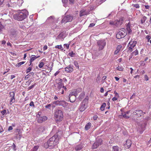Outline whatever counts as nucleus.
<instances>
[{
  "instance_id": "obj_33",
  "label": "nucleus",
  "mask_w": 151,
  "mask_h": 151,
  "mask_svg": "<svg viewBox=\"0 0 151 151\" xmlns=\"http://www.w3.org/2000/svg\"><path fill=\"white\" fill-rule=\"evenodd\" d=\"M113 151H119V147L117 146H114L112 147Z\"/></svg>"
},
{
  "instance_id": "obj_1",
  "label": "nucleus",
  "mask_w": 151,
  "mask_h": 151,
  "mask_svg": "<svg viewBox=\"0 0 151 151\" xmlns=\"http://www.w3.org/2000/svg\"><path fill=\"white\" fill-rule=\"evenodd\" d=\"M62 131H60L51 137L47 142L44 144V147L46 148H53L58 143V141L60 137V134H61Z\"/></svg>"
},
{
  "instance_id": "obj_35",
  "label": "nucleus",
  "mask_w": 151,
  "mask_h": 151,
  "mask_svg": "<svg viewBox=\"0 0 151 151\" xmlns=\"http://www.w3.org/2000/svg\"><path fill=\"white\" fill-rule=\"evenodd\" d=\"M62 47L61 45H58L55 46V48L61 49V50L62 51L64 50L63 48H62Z\"/></svg>"
},
{
  "instance_id": "obj_15",
  "label": "nucleus",
  "mask_w": 151,
  "mask_h": 151,
  "mask_svg": "<svg viewBox=\"0 0 151 151\" xmlns=\"http://www.w3.org/2000/svg\"><path fill=\"white\" fill-rule=\"evenodd\" d=\"M17 34V31L16 29H11L10 30V36L12 37H15Z\"/></svg>"
},
{
  "instance_id": "obj_29",
  "label": "nucleus",
  "mask_w": 151,
  "mask_h": 151,
  "mask_svg": "<svg viewBox=\"0 0 151 151\" xmlns=\"http://www.w3.org/2000/svg\"><path fill=\"white\" fill-rule=\"evenodd\" d=\"M126 144L127 145V147L129 148L130 147L132 144V142L130 140H127L126 141Z\"/></svg>"
},
{
  "instance_id": "obj_41",
  "label": "nucleus",
  "mask_w": 151,
  "mask_h": 151,
  "mask_svg": "<svg viewBox=\"0 0 151 151\" xmlns=\"http://www.w3.org/2000/svg\"><path fill=\"white\" fill-rule=\"evenodd\" d=\"M44 65V63L43 62H40V63L39 65V67L40 68H41L43 67Z\"/></svg>"
},
{
  "instance_id": "obj_62",
  "label": "nucleus",
  "mask_w": 151,
  "mask_h": 151,
  "mask_svg": "<svg viewBox=\"0 0 151 151\" xmlns=\"http://www.w3.org/2000/svg\"><path fill=\"white\" fill-rule=\"evenodd\" d=\"M6 112V110H3V111H2L1 112V113L3 115L4 114H5Z\"/></svg>"
},
{
  "instance_id": "obj_61",
  "label": "nucleus",
  "mask_w": 151,
  "mask_h": 151,
  "mask_svg": "<svg viewBox=\"0 0 151 151\" xmlns=\"http://www.w3.org/2000/svg\"><path fill=\"white\" fill-rule=\"evenodd\" d=\"M117 97H114V98H113L112 99V100L113 101H116V100H117Z\"/></svg>"
},
{
  "instance_id": "obj_53",
  "label": "nucleus",
  "mask_w": 151,
  "mask_h": 151,
  "mask_svg": "<svg viewBox=\"0 0 151 151\" xmlns=\"http://www.w3.org/2000/svg\"><path fill=\"white\" fill-rule=\"evenodd\" d=\"M12 147L14 150V151L16 150V146L14 143H13L12 145Z\"/></svg>"
},
{
  "instance_id": "obj_26",
  "label": "nucleus",
  "mask_w": 151,
  "mask_h": 151,
  "mask_svg": "<svg viewBox=\"0 0 151 151\" xmlns=\"http://www.w3.org/2000/svg\"><path fill=\"white\" fill-rule=\"evenodd\" d=\"M32 56H33L34 57H32L31 59H30V65H31V63H32V62L34 60H35V59H36V58H39L40 57V56H37V57H36L35 56V55H32Z\"/></svg>"
},
{
  "instance_id": "obj_20",
  "label": "nucleus",
  "mask_w": 151,
  "mask_h": 151,
  "mask_svg": "<svg viewBox=\"0 0 151 151\" xmlns=\"http://www.w3.org/2000/svg\"><path fill=\"white\" fill-rule=\"evenodd\" d=\"M88 14L87 12H86L84 9L81 10L79 13V15L80 17H81L85 15H86Z\"/></svg>"
},
{
  "instance_id": "obj_12",
  "label": "nucleus",
  "mask_w": 151,
  "mask_h": 151,
  "mask_svg": "<svg viewBox=\"0 0 151 151\" xmlns=\"http://www.w3.org/2000/svg\"><path fill=\"white\" fill-rule=\"evenodd\" d=\"M123 19L122 18H121L119 20H117L114 22V25L116 26L121 25L123 23Z\"/></svg>"
},
{
  "instance_id": "obj_16",
  "label": "nucleus",
  "mask_w": 151,
  "mask_h": 151,
  "mask_svg": "<svg viewBox=\"0 0 151 151\" xmlns=\"http://www.w3.org/2000/svg\"><path fill=\"white\" fill-rule=\"evenodd\" d=\"M73 68L70 65L68 66L65 68V71L67 73H70L73 71Z\"/></svg>"
},
{
  "instance_id": "obj_43",
  "label": "nucleus",
  "mask_w": 151,
  "mask_h": 151,
  "mask_svg": "<svg viewBox=\"0 0 151 151\" xmlns=\"http://www.w3.org/2000/svg\"><path fill=\"white\" fill-rule=\"evenodd\" d=\"M74 65H75V66L76 67H78V68H79V66H78V63H77V61H74Z\"/></svg>"
},
{
  "instance_id": "obj_25",
  "label": "nucleus",
  "mask_w": 151,
  "mask_h": 151,
  "mask_svg": "<svg viewBox=\"0 0 151 151\" xmlns=\"http://www.w3.org/2000/svg\"><path fill=\"white\" fill-rule=\"evenodd\" d=\"M45 130V127H44L41 126L38 129L39 132H44Z\"/></svg>"
},
{
  "instance_id": "obj_9",
  "label": "nucleus",
  "mask_w": 151,
  "mask_h": 151,
  "mask_svg": "<svg viewBox=\"0 0 151 151\" xmlns=\"http://www.w3.org/2000/svg\"><path fill=\"white\" fill-rule=\"evenodd\" d=\"M69 98L70 102H74L76 99V96L71 93L69 95Z\"/></svg>"
},
{
  "instance_id": "obj_50",
  "label": "nucleus",
  "mask_w": 151,
  "mask_h": 151,
  "mask_svg": "<svg viewBox=\"0 0 151 151\" xmlns=\"http://www.w3.org/2000/svg\"><path fill=\"white\" fill-rule=\"evenodd\" d=\"M120 30H121V32H127L126 29H124V28H121L120 29Z\"/></svg>"
},
{
  "instance_id": "obj_17",
  "label": "nucleus",
  "mask_w": 151,
  "mask_h": 151,
  "mask_svg": "<svg viewBox=\"0 0 151 151\" xmlns=\"http://www.w3.org/2000/svg\"><path fill=\"white\" fill-rule=\"evenodd\" d=\"M58 105L62 106L64 107H66L68 105V103L64 101H59Z\"/></svg>"
},
{
  "instance_id": "obj_4",
  "label": "nucleus",
  "mask_w": 151,
  "mask_h": 151,
  "mask_svg": "<svg viewBox=\"0 0 151 151\" xmlns=\"http://www.w3.org/2000/svg\"><path fill=\"white\" fill-rule=\"evenodd\" d=\"M73 19V16L71 14L66 15L62 19V23H65L67 22H71Z\"/></svg>"
},
{
  "instance_id": "obj_7",
  "label": "nucleus",
  "mask_w": 151,
  "mask_h": 151,
  "mask_svg": "<svg viewBox=\"0 0 151 151\" xmlns=\"http://www.w3.org/2000/svg\"><path fill=\"white\" fill-rule=\"evenodd\" d=\"M133 114L136 116L137 117H139L143 115V114H145V113L143 112V111L141 110H135L133 112Z\"/></svg>"
},
{
  "instance_id": "obj_44",
  "label": "nucleus",
  "mask_w": 151,
  "mask_h": 151,
  "mask_svg": "<svg viewBox=\"0 0 151 151\" xmlns=\"http://www.w3.org/2000/svg\"><path fill=\"white\" fill-rule=\"evenodd\" d=\"M38 148V146H35L33 148V150H34V151H36L37 150Z\"/></svg>"
},
{
  "instance_id": "obj_52",
  "label": "nucleus",
  "mask_w": 151,
  "mask_h": 151,
  "mask_svg": "<svg viewBox=\"0 0 151 151\" xmlns=\"http://www.w3.org/2000/svg\"><path fill=\"white\" fill-rule=\"evenodd\" d=\"M134 6L135 8H139V4H134Z\"/></svg>"
},
{
  "instance_id": "obj_39",
  "label": "nucleus",
  "mask_w": 151,
  "mask_h": 151,
  "mask_svg": "<svg viewBox=\"0 0 151 151\" xmlns=\"http://www.w3.org/2000/svg\"><path fill=\"white\" fill-rule=\"evenodd\" d=\"M52 105V104H49L45 106V107L46 108L50 109V107Z\"/></svg>"
},
{
  "instance_id": "obj_54",
  "label": "nucleus",
  "mask_w": 151,
  "mask_h": 151,
  "mask_svg": "<svg viewBox=\"0 0 151 151\" xmlns=\"http://www.w3.org/2000/svg\"><path fill=\"white\" fill-rule=\"evenodd\" d=\"M123 116L126 119H128L129 118V117L127 115L125 114H124L123 115Z\"/></svg>"
},
{
  "instance_id": "obj_27",
  "label": "nucleus",
  "mask_w": 151,
  "mask_h": 151,
  "mask_svg": "<svg viewBox=\"0 0 151 151\" xmlns=\"http://www.w3.org/2000/svg\"><path fill=\"white\" fill-rule=\"evenodd\" d=\"M91 124L90 122L87 123L85 126V129L86 130H88L90 129L91 127Z\"/></svg>"
},
{
  "instance_id": "obj_37",
  "label": "nucleus",
  "mask_w": 151,
  "mask_h": 151,
  "mask_svg": "<svg viewBox=\"0 0 151 151\" xmlns=\"http://www.w3.org/2000/svg\"><path fill=\"white\" fill-rule=\"evenodd\" d=\"M25 62L24 61H22V62H20V63H17L16 65V66H18V67H19L20 66V65H22V64H24V63H25Z\"/></svg>"
},
{
  "instance_id": "obj_3",
  "label": "nucleus",
  "mask_w": 151,
  "mask_h": 151,
  "mask_svg": "<svg viewBox=\"0 0 151 151\" xmlns=\"http://www.w3.org/2000/svg\"><path fill=\"white\" fill-rule=\"evenodd\" d=\"M55 116L57 119H56V122L61 121L63 118V115L62 111L60 110H57L55 112Z\"/></svg>"
},
{
  "instance_id": "obj_8",
  "label": "nucleus",
  "mask_w": 151,
  "mask_h": 151,
  "mask_svg": "<svg viewBox=\"0 0 151 151\" xmlns=\"http://www.w3.org/2000/svg\"><path fill=\"white\" fill-rule=\"evenodd\" d=\"M136 44V42L133 41L132 42V41H130L128 45V46L130 45V46L128 48V50L130 51V52H132L133 48L135 46Z\"/></svg>"
},
{
  "instance_id": "obj_6",
  "label": "nucleus",
  "mask_w": 151,
  "mask_h": 151,
  "mask_svg": "<svg viewBox=\"0 0 151 151\" xmlns=\"http://www.w3.org/2000/svg\"><path fill=\"white\" fill-rule=\"evenodd\" d=\"M102 142V140L101 139H100L95 142L92 146V149H94L97 148L99 145L101 144Z\"/></svg>"
},
{
  "instance_id": "obj_38",
  "label": "nucleus",
  "mask_w": 151,
  "mask_h": 151,
  "mask_svg": "<svg viewBox=\"0 0 151 151\" xmlns=\"http://www.w3.org/2000/svg\"><path fill=\"white\" fill-rule=\"evenodd\" d=\"M116 37L118 39H120L122 38H123L122 37V36L120 35V34H119L118 32L116 35Z\"/></svg>"
},
{
  "instance_id": "obj_18",
  "label": "nucleus",
  "mask_w": 151,
  "mask_h": 151,
  "mask_svg": "<svg viewBox=\"0 0 151 151\" xmlns=\"http://www.w3.org/2000/svg\"><path fill=\"white\" fill-rule=\"evenodd\" d=\"M63 85H57V87L56 88V89L58 90L59 91L58 93H60L62 94H63L64 93V90L63 89H61L63 88Z\"/></svg>"
},
{
  "instance_id": "obj_51",
  "label": "nucleus",
  "mask_w": 151,
  "mask_h": 151,
  "mask_svg": "<svg viewBox=\"0 0 151 151\" xmlns=\"http://www.w3.org/2000/svg\"><path fill=\"white\" fill-rule=\"evenodd\" d=\"M4 26L2 25L1 23L0 22V31H1L2 29L4 28Z\"/></svg>"
},
{
  "instance_id": "obj_40",
  "label": "nucleus",
  "mask_w": 151,
  "mask_h": 151,
  "mask_svg": "<svg viewBox=\"0 0 151 151\" xmlns=\"http://www.w3.org/2000/svg\"><path fill=\"white\" fill-rule=\"evenodd\" d=\"M135 55H137L138 54V52L137 50H136L135 51H134L132 53Z\"/></svg>"
},
{
  "instance_id": "obj_11",
  "label": "nucleus",
  "mask_w": 151,
  "mask_h": 151,
  "mask_svg": "<svg viewBox=\"0 0 151 151\" xmlns=\"http://www.w3.org/2000/svg\"><path fill=\"white\" fill-rule=\"evenodd\" d=\"M47 119V117L45 116H40L37 117V122L39 123H42L43 122L46 120Z\"/></svg>"
},
{
  "instance_id": "obj_10",
  "label": "nucleus",
  "mask_w": 151,
  "mask_h": 151,
  "mask_svg": "<svg viewBox=\"0 0 151 151\" xmlns=\"http://www.w3.org/2000/svg\"><path fill=\"white\" fill-rule=\"evenodd\" d=\"M55 19V18L54 16H50L47 18L46 22L49 24L52 23L54 22Z\"/></svg>"
},
{
  "instance_id": "obj_5",
  "label": "nucleus",
  "mask_w": 151,
  "mask_h": 151,
  "mask_svg": "<svg viewBox=\"0 0 151 151\" xmlns=\"http://www.w3.org/2000/svg\"><path fill=\"white\" fill-rule=\"evenodd\" d=\"M106 44V42L103 40H99L97 42V45L99 47V50H101L103 49Z\"/></svg>"
},
{
  "instance_id": "obj_56",
  "label": "nucleus",
  "mask_w": 151,
  "mask_h": 151,
  "mask_svg": "<svg viewBox=\"0 0 151 151\" xmlns=\"http://www.w3.org/2000/svg\"><path fill=\"white\" fill-rule=\"evenodd\" d=\"M70 1V4H72L74 3V0H69Z\"/></svg>"
},
{
  "instance_id": "obj_59",
  "label": "nucleus",
  "mask_w": 151,
  "mask_h": 151,
  "mask_svg": "<svg viewBox=\"0 0 151 151\" xmlns=\"http://www.w3.org/2000/svg\"><path fill=\"white\" fill-rule=\"evenodd\" d=\"M64 46H65L66 48L67 49H68L69 48V44H64Z\"/></svg>"
},
{
  "instance_id": "obj_14",
  "label": "nucleus",
  "mask_w": 151,
  "mask_h": 151,
  "mask_svg": "<svg viewBox=\"0 0 151 151\" xmlns=\"http://www.w3.org/2000/svg\"><path fill=\"white\" fill-rule=\"evenodd\" d=\"M87 105L83 103H81L79 106V110L81 111H83L87 108Z\"/></svg>"
},
{
  "instance_id": "obj_31",
  "label": "nucleus",
  "mask_w": 151,
  "mask_h": 151,
  "mask_svg": "<svg viewBox=\"0 0 151 151\" xmlns=\"http://www.w3.org/2000/svg\"><path fill=\"white\" fill-rule=\"evenodd\" d=\"M147 18L146 17L142 16V17L141 18V23L142 24H143L144 23L145 21L147 20Z\"/></svg>"
},
{
  "instance_id": "obj_46",
  "label": "nucleus",
  "mask_w": 151,
  "mask_h": 151,
  "mask_svg": "<svg viewBox=\"0 0 151 151\" xmlns=\"http://www.w3.org/2000/svg\"><path fill=\"white\" fill-rule=\"evenodd\" d=\"M29 106H33L34 107H35V105L34 104V102L32 101L30 102V103L29 104Z\"/></svg>"
},
{
  "instance_id": "obj_28",
  "label": "nucleus",
  "mask_w": 151,
  "mask_h": 151,
  "mask_svg": "<svg viewBox=\"0 0 151 151\" xmlns=\"http://www.w3.org/2000/svg\"><path fill=\"white\" fill-rule=\"evenodd\" d=\"M15 132L17 134V135H22V131L20 129H16L15 131Z\"/></svg>"
},
{
  "instance_id": "obj_42",
  "label": "nucleus",
  "mask_w": 151,
  "mask_h": 151,
  "mask_svg": "<svg viewBox=\"0 0 151 151\" xmlns=\"http://www.w3.org/2000/svg\"><path fill=\"white\" fill-rule=\"evenodd\" d=\"M36 85V83H35L33 85H32V86H29L28 88V90H30L31 89H32V88L34 87V86Z\"/></svg>"
},
{
  "instance_id": "obj_63",
  "label": "nucleus",
  "mask_w": 151,
  "mask_h": 151,
  "mask_svg": "<svg viewBox=\"0 0 151 151\" xmlns=\"http://www.w3.org/2000/svg\"><path fill=\"white\" fill-rule=\"evenodd\" d=\"M135 94L134 93L132 96H131L130 99H132L134 98L135 97Z\"/></svg>"
},
{
  "instance_id": "obj_55",
  "label": "nucleus",
  "mask_w": 151,
  "mask_h": 151,
  "mask_svg": "<svg viewBox=\"0 0 151 151\" xmlns=\"http://www.w3.org/2000/svg\"><path fill=\"white\" fill-rule=\"evenodd\" d=\"M62 1L64 4H66L68 2V0H62Z\"/></svg>"
},
{
  "instance_id": "obj_48",
  "label": "nucleus",
  "mask_w": 151,
  "mask_h": 151,
  "mask_svg": "<svg viewBox=\"0 0 151 151\" xmlns=\"http://www.w3.org/2000/svg\"><path fill=\"white\" fill-rule=\"evenodd\" d=\"M59 101H54L53 102V103L54 104H55L57 105H58V103H59Z\"/></svg>"
},
{
  "instance_id": "obj_24",
  "label": "nucleus",
  "mask_w": 151,
  "mask_h": 151,
  "mask_svg": "<svg viewBox=\"0 0 151 151\" xmlns=\"http://www.w3.org/2000/svg\"><path fill=\"white\" fill-rule=\"evenodd\" d=\"M85 95V93L84 92H82L78 97V99L79 100L81 101V100L83 98Z\"/></svg>"
},
{
  "instance_id": "obj_30",
  "label": "nucleus",
  "mask_w": 151,
  "mask_h": 151,
  "mask_svg": "<svg viewBox=\"0 0 151 151\" xmlns=\"http://www.w3.org/2000/svg\"><path fill=\"white\" fill-rule=\"evenodd\" d=\"M119 34H120V35L123 38L127 34V32H122L121 31H119L118 32Z\"/></svg>"
},
{
  "instance_id": "obj_23",
  "label": "nucleus",
  "mask_w": 151,
  "mask_h": 151,
  "mask_svg": "<svg viewBox=\"0 0 151 151\" xmlns=\"http://www.w3.org/2000/svg\"><path fill=\"white\" fill-rule=\"evenodd\" d=\"M83 146L82 144H80L75 147V150L77 151L80 150L83 148Z\"/></svg>"
},
{
  "instance_id": "obj_58",
  "label": "nucleus",
  "mask_w": 151,
  "mask_h": 151,
  "mask_svg": "<svg viewBox=\"0 0 151 151\" xmlns=\"http://www.w3.org/2000/svg\"><path fill=\"white\" fill-rule=\"evenodd\" d=\"M151 37L150 35H148L146 37V38L148 39V41L150 40V39L151 38Z\"/></svg>"
},
{
  "instance_id": "obj_45",
  "label": "nucleus",
  "mask_w": 151,
  "mask_h": 151,
  "mask_svg": "<svg viewBox=\"0 0 151 151\" xmlns=\"http://www.w3.org/2000/svg\"><path fill=\"white\" fill-rule=\"evenodd\" d=\"M116 69L117 70L119 71H122L123 70V68L121 67L118 66L116 68Z\"/></svg>"
},
{
  "instance_id": "obj_22",
  "label": "nucleus",
  "mask_w": 151,
  "mask_h": 151,
  "mask_svg": "<svg viewBox=\"0 0 151 151\" xmlns=\"http://www.w3.org/2000/svg\"><path fill=\"white\" fill-rule=\"evenodd\" d=\"M56 83L57 84V85H63V84L62 83V79L59 78L58 79L56 80Z\"/></svg>"
},
{
  "instance_id": "obj_64",
  "label": "nucleus",
  "mask_w": 151,
  "mask_h": 151,
  "mask_svg": "<svg viewBox=\"0 0 151 151\" xmlns=\"http://www.w3.org/2000/svg\"><path fill=\"white\" fill-rule=\"evenodd\" d=\"M22 136V135H17V138H19V139H20L21 138Z\"/></svg>"
},
{
  "instance_id": "obj_49",
  "label": "nucleus",
  "mask_w": 151,
  "mask_h": 151,
  "mask_svg": "<svg viewBox=\"0 0 151 151\" xmlns=\"http://www.w3.org/2000/svg\"><path fill=\"white\" fill-rule=\"evenodd\" d=\"M10 53L13 55L12 57L15 58V57L16 56V55L14 53L12 52H10Z\"/></svg>"
},
{
  "instance_id": "obj_32",
  "label": "nucleus",
  "mask_w": 151,
  "mask_h": 151,
  "mask_svg": "<svg viewBox=\"0 0 151 151\" xmlns=\"http://www.w3.org/2000/svg\"><path fill=\"white\" fill-rule=\"evenodd\" d=\"M106 106V104L105 103H104L101 106L100 109L102 111L104 110V108Z\"/></svg>"
},
{
  "instance_id": "obj_47",
  "label": "nucleus",
  "mask_w": 151,
  "mask_h": 151,
  "mask_svg": "<svg viewBox=\"0 0 151 151\" xmlns=\"http://www.w3.org/2000/svg\"><path fill=\"white\" fill-rule=\"evenodd\" d=\"M32 69V68L31 67H29L28 69L26 70V73H28Z\"/></svg>"
},
{
  "instance_id": "obj_19",
  "label": "nucleus",
  "mask_w": 151,
  "mask_h": 151,
  "mask_svg": "<svg viewBox=\"0 0 151 151\" xmlns=\"http://www.w3.org/2000/svg\"><path fill=\"white\" fill-rule=\"evenodd\" d=\"M82 91L81 88H78L76 90H74V91L72 92L73 93V94H74L76 96H77L78 94L81 92Z\"/></svg>"
},
{
  "instance_id": "obj_13",
  "label": "nucleus",
  "mask_w": 151,
  "mask_h": 151,
  "mask_svg": "<svg viewBox=\"0 0 151 151\" xmlns=\"http://www.w3.org/2000/svg\"><path fill=\"white\" fill-rule=\"evenodd\" d=\"M10 97L11 100H10V104L14 102L15 101L14 99V93L13 92H10Z\"/></svg>"
},
{
  "instance_id": "obj_36",
  "label": "nucleus",
  "mask_w": 151,
  "mask_h": 151,
  "mask_svg": "<svg viewBox=\"0 0 151 151\" xmlns=\"http://www.w3.org/2000/svg\"><path fill=\"white\" fill-rule=\"evenodd\" d=\"M71 57H73L75 55V53L72 51L68 54Z\"/></svg>"
},
{
  "instance_id": "obj_2",
  "label": "nucleus",
  "mask_w": 151,
  "mask_h": 151,
  "mask_svg": "<svg viewBox=\"0 0 151 151\" xmlns=\"http://www.w3.org/2000/svg\"><path fill=\"white\" fill-rule=\"evenodd\" d=\"M13 17L14 19L18 21H22L25 19L27 16L26 13L21 12L14 14Z\"/></svg>"
},
{
  "instance_id": "obj_34",
  "label": "nucleus",
  "mask_w": 151,
  "mask_h": 151,
  "mask_svg": "<svg viewBox=\"0 0 151 151\" xmlns=\"http://www.w3.org/2000/svg\"><path fill=\"white\" fill-rule=\"evenodd\" d=\"M127 30L128 31L129 34H130L131 33L132 31L131 29H130V27L129 26H127Z\"/></svg>"
},
{
  "instance_id": "obj_21",
  "label": "nucleus",
  "mask_w": 151,
  "mask_h": 151,
  "mask_svg": "<svg viewBox=\"0 0 151 151\" xmlns=\"http://www.w3.org/2000/svg\"><path fill=\"white\" fill-rule=\"evenodd\" d=\"M88 99H89V97L88 96H87L84 99L82 103H83V104H85L87 106L88 102Z\"/></svg>"
},
{
  "instance_id": "obj_57",
  "label": "nucleus",
  "mask_w": 151,
  "mask_h": 151,
  "mask_svg": "<svg viewBox=\"0 0 151 151\" xmlns=\"http://www.w3.org/2000/svg\"><path fill=\"white\" fill-rule=\"evenodd\" d=\"M145 80L147 81L149 79V78L147 75H145Z\"/></svg>"
},
{
  "instance_id": "obj_60",
  "label": "nucleus",
  "mask_w": 151,
  "mask_h": 151,
  "mask_svg": "<svg viewBox=\"0 0 151 151\" xmlns=\"http://www.w3.org/2000/svg\"><path fill=\"white\" fill-rule=\"evenodd\" d=\"M95 25V24L93 23H91L89 25V27H92L94 26Z\"/></svg>"
}]
</instances>
